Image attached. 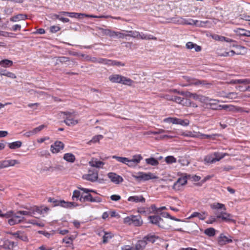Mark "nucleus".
Returning <instances> with one entry per match:
<instances>
[{"label":"nucleus","mask_w":250,"mask_h":250,"mask_svg":"<svg viewBox=\"0 0 250 250\" xmlns=\"http://www.w3.org/2000/svg\"><path fill=\"white\" fill-rule=\"evenodd\" d=\"M48 202L52 203L53 207L60 206L66 208H72L79 206L74 202H66L64 200H58L54 198L49 197L48 198Z\"/></svg>","instance_id":"1"},{"label":"nucleus","mask_w":250,"mask_h":250,"mask_svg":"<svg viewBox=\"0 0 250 250\" xmlns=\"http://www.w3.org/2000/svg\"><path fill=\"white\" fill-rule=\"evenodd\" d=\"M108 79L112 83H121L128 86H131L133 83V81L131 79L119 74H112L109 76Z\"/></svg>","instance_id":"2"},{"label":"nucleus","mask_w":250,"mask_h":250,"mask_svg":"<svg viewBox=\"0 0 250 250\" xmlns=\"http://www.w3.org/2000/svg\"><path fill=\"white\" fill-rule=\"evenodd\" d=\"M204 101L207 103V105L213 110H219L221 109H227L228 108L227 105H220L218 104L219 101L209 99L208 97H203Z\"/></svg>","instance_id":"3"},{"label":"nucleus","mask_w":250,"mask_h":250,"mask_svg":"<svg viewBox=\"0 0 250 250\" xmlns=\"http://www.w3.org/2000/svg\"><path fill=\"white\" fill-rule=\"evenodd\" d=\"M63 115V122L68 126H73L78 123V121L75 118L74 113L68 111H63L61 112Z\"/></svg>","instance_id":"4"},{"label":"nucleus","mask_w":250,"mask_h":250,"mask_svg":"<svg viewBox=\"0 0 250 250\" xmlns=\"http://www.w3.org/2000/svg\"><path fill=\"white\" fill-rule=\"evenodd\" d=\"M8 212H10L9 214V216L7 217L9 218L11 217V218L9 219L8 221V222L10 225H14L24 221V217L20 215L19 213H18V212L15 213H14V212L12 211H8Z\"/></svg>","instance_id":"5"},{"label":"nucleus","mask_w":250,"mask_h":250,"mask_svg":"<svg viewBox=\"0 0 250 250\" xmlns=\"http://www.w3.org/2000/svg\"><path fill=\"white\" fill-rule=\"evenodd\" d=\"M133 177L138 181H146L156 178L155 176H154L150 172L145 173L144 172H139L137 175H133Z\"/></svg>","instance_id":"6"},{"label":"nucleus","mask_w":250,"mask_h":250,"mask_svg":"<svg viewBox=\"0 0 250 250\" xmlns=\"http://www.w3.org/2000/svg\"><path fill=\"white\" fill-rule=\"evenodd\" d=\"M83 178L91 182H96L98 178V171L96 170H89L88 173L83 175Z\"/></svg>","instance_id":"7"},{"label":"nucleus","mask_w":250,"mask_h":250,"mask_svg":"<svg viewBox=\"0 0 250 250\" xmlns=\"http://www.w3.org/2000/svg\"><path fill=\"white\" fill-rule=\"evenodd\" d=\"M125 222L128 223L129 224H132L135 226H140L143 223V221L140 216L134 215L125 218Z\"/></svg>","instance_id":"8"},{"label":"nucleus","mask_w":250,"mask_h":250,"mask_svg":"<svg viewBox=\"0 0 250 250\" xmlns=\"http://www.w3.org/2000/svg\"><path fill=\"white\" fill-rule=\"evenodd\" d=\"M217 219H221L224 221L228 223H235L236 221L232 218V215L231 214L226 212H222L219 215L216 216Z\"/></svg>","instance_id":"9"},{"label":"nucleus","mask_w":250,"mask_h":250,"mask_svg":"<svg viewBox=\"0 0 250 250\" xmlns=\"http://www.w3.org/2000/svg\"><path fill=\"white\" fill-rule=\"evenodd\" d=\"M188 175H185L178 178L177 181L173 185V188L175 190H179L181 186L186 185L187 183Z\"/></svg>","instance_id":"10"},{"label":"nucleus","mask_w":250,"mask_h":250,"mask_svg":"<svg viewBox=\"0 0 250 250\" xmlns=\"http://www.w3.org/2000/svg\"><path fill=\"white\" fill-rule=\"evenodd\" d=\"M64 145L61 141H56L54 144L51 146V151L53 153H57L62 150Z\"/></svg>","instance_id":"11"},{"label":"nucleus","mask_w":250,"mask_h":250,"mask_svg":"<svg viewBox=\"0 0 250 250\" xmlns=\"http://www.w3.org/2000/svg\"><path fill=\"white\" fill-rule=\"evenodd\" d=\"M108 177L110 179L112 182L115 184H119L124 180L122 176L114 172H109L108 174Z\"/></svg>","instance_id":"12"},{"label":"nucleus","mask_w":250,"mask_h":250,"mask_svg":"<svg viewBox=\"0 0 250 250\" xmlns=\"http://www.w3.org/2000/svg\"><path fill=\"white\" fill-rule=\"evenodd\" d=\"M31 208L32 211L33 212V216L36 214V213L39 214H43L49 210V208L48 207L44 206H34L33 207H31Z\"/></svg>","instance_id":"13"},{"label":"nucleus","mask_w":250,"mask_h":250,"mask_svg":"<svg viewBox=\"0 0 250 250\" xmlns=\"http://www.w3.org/2000/svg\"><path fill=\"white\" fill-rule=\"evenodd\" d=\"M166 99L169 100L173 101L177 103L183 105H188V103H187L185 102V101H187V99H184L183 98L177 96H169V95H166ZM190 104H191V103H189Z\"/></svg>","instance_id":"14"},{"label":"nucleus","mask_w":250,"mask_h":250,"mask_svg":"<svg viewBox=\"0 0 250 250\" xmlns=\"http://www.w3.org/2000/svg\"><path fill=\"white\" fill-rule=\"evenodd\" d=\"M148 218V219L149 220L151 224L157 225L158 227H159L160 228H163V227H162L160 225V223L161 222H163L164 220L159 216H158V215L149 216Z\"/></svg>","instance_id":"15"},{"label":"nucleus","mask_w":250,"mask_h":250,"mask_svg":"<svg viewBox=\"0 0 250 250\" xmlns=\"http://www.w3.org/2000/svg\"><path fill=\"white\" fill-rule=\"evenodd\" d=\"M186 81L188 83V85H199V84H205V82L204 81H200L198 79H196L194 78L188 77L187 76L184 77Z\"/></svg>","instance_id":"16"},{"label":"nucleus","mask_w":250,"mask_h":250,"mask_svg":"<svg viewBox=\"0 0 250 250\" xmlns=\"http://www.w3.org/2000/svg\"><path fill=\"white\" fill-rule=\"evenodd\" d=\"M208 216V213L206 211H203L201 213L198 212H193L190 216L188 217V219H191L194 217H198L200 220H204Z\"/></svg>","instance_id":"17"},{"label":"nucleus","mask_w":250,"mask_h":250,"mask_svg":"<svg viewBox=\"0 0 250 250\" xmlns=\"http://www.w3.org/2000/svg\"><path fill=\"white\" fill-rule=\"evenodd\" d=\"M127 201L128 202H134L136 203L139 202L144 203L145 202L146 199L142 195H135L129 196L127 199Z\"/></svg>","instance_id":"18"},{"label":"nucleus","mask_w":250,"mask_h":250,"mask_svg":"<svg viewBox=\"0 0 250 250\" xmlns=\"http://www.w3.org/2000/svg\"><path fill=\"white\" fill-rule=\"evenodd\" d=\"M61 13L63 15L67 16L71 18L81 19L82 17H85V14L84 13H79L68 12H62Z\"/></svg>","instance_id":"19"},{"label":"nucleus","mask_w":250,"mask_h":250,"mask_svg":"<svg viewBox=\"0 0 250 250\" xmlns=\"http://www.w3.org/2000/svg\"><path fill=\"white\" fill-rule=\"evenodd\" d=\"M218 242L220 245H224L227 243L232 242V240L223 234H221L218 238Z\"/></svg>","instance_id":"20"},{"label":"nucleus","mask_w":250,"mask_h":250,"mask_svg":"<svg viewBox=\"0 0 250 250\" xmlns=\"http://www.w3.org/2000/svg\"><path fill=\"white\" fill-rule=\"evenodd\" d=\"M12 235L23 241H28L27 236L23 231H18L16 232L13 233Z\"/></svg>","instance_id":"21"},{"label":"nucleus","mask_w":250,"mask_h":250,"mask_svg":"<svg viewBox=\"0 0 250 250\" xmlns=\"http://www.w3.org/2000/svg\"><path fill=\"white\" fill-rule=\"evenodd\" d=\"M83 198V193H81L80 190H74L72 196V199L73 201H80V202H82Z\"/></svg>","instance_id":"22"},{"label":"nucleus","mask_w":250,"mask_h":250,"mask_svg":"<svg viewBox=\"0 0 250 250\" xmlns=\"http://www.w3.org/2000/svg\"><path fill=\"white\" fill-rule=\"evenodd\" d=\"M158 238V236L151 234H149L143 238L144 240H145L146 243V245L148 243H154Z\"/></svg>","instance_id":"23"},{"label":"nucleus","mask_w":250,"mask_h":250,"mask_svg":"<svg viewBox=\"0 0 250 250\" xmlns=\"http://www.w3.org/2000/svg\"><path fill=\"white\" fill-rule=\"evenodd\" d=\"M142 40H157V38L153 36L150 34H145L143 32L140 33L139 35H138V38Z\"/></svg>","instance_id":"24"},{"label":"nucleus","mask_w":250,"mask_h":250,"mask_svg":"<svg viewBox=\"0 0 250 250\" xmlns=\"http://www.w3.org/2000/svg\"><path fill=\"white\" fill-rule=\"evenodd\" d=\"M146 246V243L143 238L138 240L135 245V250H144Z\"/></svg>","instance_id":"25"},{"label":"nucleus","mask_w":250,"mask_h":250,"mask_svg":"<svg viewBox=\"0 0 250 250\" xmlns=\"http://www.w3.org/2000/svg\"><path fill=\"white\" fill-rule=\"evenodd\" d=\"M235 33L241 36L250 37V31L243 28H237L235 30Z\"/></svg>","instance_id":"26"},{"label":"nucleus","mask_w":250,"mask_h":250,"mask_svg":"<svg viewBox=\"0 0 250 250\" xmlns=\"http://www.w3.org/2000/svg\"><path fill=\"white\" fill-rule=\"evenodd\" d=\"M89 164L92 167L100 168L101 167V166H104V163L102 161H98L97 159H92L89 162Z\"/></svg>","instance_id":"27"},{"label":"nucleus","mask_w":250,"mask_h":250,"mask_svg":"<svg viewBox=\"0 0 250 250\" xmlns=\"http://www.w3.org/2000/svg\"><path fill=\"white\" fill-rule=\"evenodd\" d=\"M63 158L66 161L70 163H73L76 160L75 155L71 153L64 154Z\"/></svg>","instance_id":"28"},{"label":"nucleus","mask_w":250,"mask_h":250,"mask_svg":"<svg viewBox=\"0 0 250 250\" xmlns=\"http://www.w3.org/2000/svg\"><path fill=\"white\" fill-rule=\"evenodd\" d=\"M8 147L11 149H16L21 147L22 142L21 141H17L8 144Z\"/></svg>","instance_id":"29"},{"label":"nucleus","mask_w":250,"mask_h":250,"mask_svg":"<svg viewBox=\"0 0 250 250\" xmlns=\"http://www.w3.org/2000/svg\"><path fill=\"white\" fill-rule=\"evenodd\" d=\"M168 22L173 23L176 24H181L182 23V17L180 16H175L173 18L167 19Z\"/></svg>","instance_id":"30"},{"label":"nucleus","mask_w":250,"mask_h":250,"mask_svg":"<svg viewBox=\"0 0 250 250\" xmlns=\"http://www.w3.org/2000/svg\"><path fill=\"white\" fill-rule=\"evenodd\" d=\"M27 18L26 15L19 14L10 18V21L16 22L20 20H24Z\"/></svg>","instance_id":"31"},{"label":"nucleus","mask_w":250,"mask_h":250,"mask_svg":"<svg viewBox=\"0 0 250 250\" xmlns=\"http://www.w3.org/2000/svg\"><path fill=\"white\" fill-rule=\"evenodd\" d=\"M27 210H20L17 211L18 213L21 216H33V212L31 210V208H26Z\"/></svg>","instance_id":"32"},{"label":"nucleus","mask_w":250,"mask_h":250,"mask_svg":"<svg viewBox=\"0 0 250 250\" xmlns=\"http://www.w3.org/2000/svg\"><path fill=\"white\" fill-rule=\"evenodd\" d=\"M0 75L1 76H5L12 79H15L16 78V76L15 74L11 72L8 71L6 70H0Z\"/></svg>","instance_id":"33"},{"label":"nucleus","mask_w":250,"mask_h":250,"mask_svg":"<svg viewBox=\"0 0 250 250\" xmlns=\"http://www.w3.org/2000/svg\"><path fill=\"white\" fill-rule=\"evenodd\" d=\"M230 83H232V84H236V83L250 84V79H244L232 80L230 81Z\"/></svg>","instance_id":"34"},{"label":"nucleus","mask_w":250,"mask_h":250,"mask_svg":"<svg viewBox=\"0 0 250 250\" xmlns=\"http://www.w3.org/2000/svg\"><path fill=\"white\" fill-rule=\"evenodd\" d=\"M13 62L12 61L4 59L0 61V65L3 67H8L12 66Z\"/></svg>","instance_id":"35"},{"label":"nucleus","mask_w":250,"mask_h":250,"mask_svg":"<svg viewBox=\"0 0 250 250\" xmlns=\"http://www.w3.org/2000/svg\"><path fill=\"white\" fill-rule=\"evenodd\" d=\"M146 162L147 164L156 166L159 164L158 161L154 158L151 157L146 159Z\"/></svg>","instance_id":"36"},{"label":"nucleus","mask_w":250,"mask_h":250,"mask_svg":"<svg viewBox=\"0 0 250 250\" xmlns=\"http://www.w3.org/2000/svg\"><path fill=\"white\" fill-rule=\"evenodd\" d=\"M103 233L104 234L103 236V243L105 244L112 238V235L110 232L103 231Z\"/></svg>","instance_id":"37"},{"label":"nucleus","mask_w":250,"mask_h":250,"mask_svg":"<svg viewBox=\"0 0 250 250\" xmlns=\"http://www.w3.org/2000/svg\"><path fill=\"white\" fill-rule=\"evenodd\" d=\"M143 159V157L140 154L133 155L131 159L132 162L137 166Z\"/></svg>","instance_id":"38"},{"label":"nucleus","mask_w":250,"mask_h":250,"mask_svg":"<svg viewBox=\"0 0 250 250\" xmlns=\"http://www.w3.org/2000/svg\"><path fill=\"white\" fill-rule=\"evenodd\" d=\"M204 233L209 237L214 236L215 234V229L213 228L206 229Z\"/></svg>","instance_id":"39"},{"label":"nucleus","mask_w":250,"mask_h":250,"mask_svg":"<svg viewBox=\"0 0 250 250\" xmlns=\"http://www.w3.org/2000/svg\"><path fill=\"white\" fill-rule=\"evenodd\" d=\"M204 161L206 163L213 164L216 162L213 154L206 156L204 158Z\"/></svg>","instance_id":"40"},{"label":"nucleus","mask_w":250,"mask_h":250,"mask_svg":"<svg viewBox=\"0 0 250 250\" xmlns=\"http://www.w3.org/2000/svg\"><path fill=\"white\" fill-rule=\"evenodd\" d=\"M104 138V136L102 135H98L94 136L92 139L90 140L88 144L91 145V143H95L98 142L100 140Z\"/></svg>","instance_id":"41"},{"label":"nucleus","mask_w":250,"mask_h":250,"mask_svg":"<svg viewBox=\"0 0 250 250\" xmlns=\"http://www.w3.org/2000/svg\"><path fill=\"white\" fill-rule=\"evenodd\" d=\"M213 155L216 162H217L223 158L226 155V154L220 152H214L213 153Z\"/></svg>","instance_id":"42"},{"label":"nucleus","mask_w":250,"mask_h":250,"mask_svg":"<svg viewBox=\"0 0 250 250\" xmlns=\"http://www.w3.org/2000/svg\"><path fill=\"white\" fill-rule=\"evenodd\" d=\"M113 159H116L117 161L121 162L122 163L125 164L126 165L127 162L128 161V158L126 157H123L120 156H117L114 155L112 156Z\"/></svg>","instance_id":"43"},{"label":"nucleus","mask_w":250,"mask_h":250,"mask_svg":"<svg viewBox=\"0 0 250 250\" xmlns=\"http://www.w3.org/2000/svg\"><path fill=\"white\" fill-rule=\"evenodd\" d=\"M128 34H126L127 36H129L134 38H138V35H139V32L136 31H125Z\"/></svg>","instance_id":"44"},{"label":"nucleus","mask_w":250,"mask_h":250,"mask_svg":"<svg viewBox=\"0 0 250 250\" xmlns=\"http://www.w3.org/2000/svg\"><path fill=\"white\" fill-rule=\"evenodd\" d=\"M177 160L173 156H168L165 158V162L167 164L175 163Z\"/></svg>","instance_id":"45"},{"label":"nucleus","mask_w":250,"mask_h":250,"mask_svg":"<svg viewBox=\"0 0 250 250\" xmlns=\"http://www.w3.org/2000/svg\"><path fill=\"white\" fill-rule=\"evenodd\" d=\"M211 208L212 209H223L224 210H226L225 206L224 204L221 203H214L211 206Z\"/></svg>","instance_id":"46"},{"label":"nucleus","mask_w":250,"mask_h":250,"mask_svg":"<svg viewBox=\"0 0 250 250\" xmlns=\"http://www.w3.org/2000/svg\"><path fill=\"white\" fill-rule=\"evenodd\" d=\"M178 118L175 117H168L164 119V122L165 123H172L173 124L177 125Z\"/></svg>","instance_id":"47"},{"label":"nucleus","mask_w":250,"mask_h":250,"mask_svg":"<svg viewBox=\"0 0 250 250\" xmlns=\"http://www.w3.org/2000/svg\"><path fill=\"white\" fill-rule=\"evenodd\" d=\"M111 62V60L107 59L99 58L97 60V63L100 64H104L109 66V62Z\"/></svg>","instance_id":"48"},{"label":"nucleus","mask_w":250,"mask_h":250,"mask_svg":"<svg viewBox=\"0 0 250 250\" xmlns=\"http://www.w3.org/2000/svg\"><path fill=\"white\" fill-rule=\"evenodd\" d=\"M86 194L85 195H83L82 202H86V201L92 202V199H93V197H92V195L89 193H86Z\"/></svg>","instance_id":"49"},{"label":"nucleus","mask_w":250,"mask_h":250,"mask_svg":"<svg viewBox=\"0 0 250 250\" xmlns=\"http://www.w3.org/2000/svg\"><path fill=\"white\" fill-rule=\"evenodd\" d=\"M85 17L87 18H111V17L109 15H100V16H96L94 15H89L85 14Z\"/></svg>","instance_id":"50"},{"label":"nucleus","mask_w":250,"mask_h":250,"mask_svg":"<svg viewBox=\"0 0 250 250\" xmlns=\"http://www.w3.org/2000/svg\"><path fill=\"white\" fill-rule=\"evenodd\" d=\"M189 121L187 119L182 120L181 119L178 118V121L177 123V125H180L184 126H187L189 125Z\"/></svg>","instance_id":"51"},{"label":"nucleus","mask_w":250,"mask_h":250,"mask_svg":"<svg viewBox=\"0 0 250 250\" xmlns=\"http://www.w3.org/2000/svg\"><path fill=\"white\" fill-rule=\"evenodd\" d=\"M194 23V21L192 19H186L182 18V23H181V25H192Z\"/></svg>","instance_id":"52"},{"label":"nucleus","mask_w":250,"mask_h":250,"mask_svg":"<svg viewBox=\"0 0 250 250\" xmlns=\"http://www.w3.org/2000/svg\"><path fill=\"white\" fill-rule=\"evenodd\" d=\"M78 188L81 190V191H83V193H89V192H93V193H97L96 191L93 190V189H88V188H83L81 186L80 187H78Z\"/></svg>","instance_id":"53"},{"label":"nucleus","mask_w":250,"mask_h":250,"mask_svg":"<svg viewBox=\"0 0 250 250\" xmlns=\"http://www.w3.org/2000/svg\"><path fill=\"white\" fill-rule=\"evenodd\" d=\"M44 126H45L44 125H42L34 128L33 130H32L33 135H34L40 132L44 127Z\"/></svg>","instance_id":"54"},{"label":"nucleus","mask_w":250,"mask_h":250,"mask_svg":"<svg viewBox=\"0 0 250 250\" xmlns=\"http://www.w3.org/2000/svg\"><path fill=\"white\" fill-rule=\"evenodd\" d=\"M111 65H117V66H125V64L121 62L114 61L111 60V62H109V66Z\"/></svg>","instance_id":"55"},{"label":"nucleus","mask_w":250,"mask_h":250,"mask_svg":"<svg viewBox=\"0 0 250 250\" xmlns=\"http://www.w3.org/2000/svg\"><path fill=\"white\" fill-rule=\"evenodd\" d=\"M7 161H8L9 167H13V166H14L16 164H20V162L17 160L10 159V160H7Z\"/></svg>","instance_id":"56"},{"label":"nucleus","mask_w":250,"mask_h":250,"mask_svg":"<svg viewBox=\"0 0 250 250\" xmlns=\"http://www.w3.org/2000/svg\"><path fill=\"white\" fill-rule=\"evenodd\" d=\"M29 223L30 224H32L33 225H37L38 226H39L40 227H43L44 226V224L42 222H38L35 220H31L29 221Z\"/></svg>","instance_id":"57"},{"label":"nucleus","mask_w":250,"mask_h":250,"mask_svg":"<svg viewBox=\"0 0 250 250\" xmlns=\"http://www.w3.org/2000/svg\"><path fill=\"white\" fill-rule=\"evenodd\" d=\"M226 97L227 98L233 99H235V98H237V94L235 92H230V93H228Z\"/></svg>","instance_id":"58"},{"label":"nucleus","mask_w":250,"mask_h":250,"mask_svg":"<svg viewBox=\"0 0 250 250\" xmlns=\"http://www.w3.org/2000/svg\"><path fill=\"white\" fill-rule=\"evenodd\" d=\"M57 61L61 63H64L69 61V59L66 57H60L57 59Z\"/></svg>","instance_id":"59"},{"label":"nucleus","mask_w":250,"mask_h":250,"mask_svg":"<svg viewBox=\"0 0 250 250\" xmlns=\"http://www.w3.org/2000/svg\"><path fill=\"white\" fill-rule=\"evenodd\" d=\"M216 217L211 216L208 218V219L206 221V223L208 224H212L216 221Z\"/></svg>","instance_id":"60"},{"label":"nucleus","mask_w":250,"mask_h":250,"mask_svg":"<svg viewBox=\"0 0 250 250\" xmlns=\"http://www.w3.org/2000/svg\"><path fill=\"white\" fill-rule=\"evenodd\" d=\"M237 89L241 91H250V86H238L237 87Z\"/></svg>","instance_id":"61"},{"label":"nucleus","mask_w":250,"mask_h":250,"mask_svg":"<svg viewBox=\"0 0 250 250\" xmlns=\"http://www.w3.org/2000/svg\"><path fill=\"white\" fill-rule=\"evenodd\" d=\"M188 177L192 179L194 182H198L201 179V177L197 175H188Z\"/></svg>","instance_id":"62"},{"label":"nucleus","mask_w":250,"mask_h":250,"mask_svg":"<svg viewBox=\"0 0 250 250\" xmlns=\"http://www.w3.org/2000/svg\"><path fill=\"white\" fill-rule=\"evenodd\" d=\"M60 30V28L58 26H51L50 27V31L51 33H56Z\"/></svg>","instance_id":"63"},{"label":"nucleus","mask_w":250,"mask_h":250,"mask_svg":"<svg viewBox=\"0 0 250 250\" xmlns=\"http://www.w3.org/2000/svg\"><path fill=\"white\" fill-rule=\"evenodd\" d=\"M56 18L59 20L60 21H62L64 23L68 22L69 21V20L66 18L60 17L59 15H55Z\"/></svg>","instance_id":"64"}]
</instances>
